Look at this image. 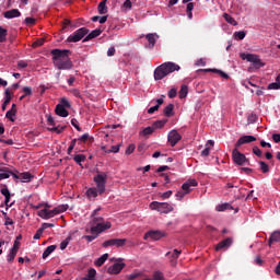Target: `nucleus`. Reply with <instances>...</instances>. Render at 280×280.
<instances>
[{"mask_svg":"<svg viewBox=\"0 0 280 280\" xmlns=\"http://www.w3.org/2000/svg\"><path fill=\"white\" fill-rule=\"evenodd\" d=\"M126 245V238H112L103 243L104 248H108V246H117V248H121V246Z\"/></svg>","mask_w":280,"mask_h":280,"instance_id":"11","label":"nucleus"},{"mask_svg":"<svg viewBox=\"0 0 280 280\" xmlns=\"http://www.w3.org/2000/svg\"><path fill=\"white\" fill-rule=\"evenodd\" d=\"M98 12L101 14H106V12H108V8H106V1H102L98 4Z\"/></svg>","mask_w":280,"mask_h":280,"instance_id":"34","label":"nucleus"},{"mask_svg":"<svg viewBox=\"0 0 280 280\" xmlns=\"http://www.w3.org/2000/svg\"><path fill=\"white\" fill-rule=\"evenodd\" d=\"M26 25H35L36 24V19L34 18H26L25 19Z\"/></svg>","mask_w":280,"mask_h":280,"instance_id":"52","label":"nucleus"},{"mask_svg":"<svg viewBox=\"0 0 280 280\" xmlns=\"http://www.w3.org/2000/svg\"><path fill=\"white\" fill-rule=\"evenodd\" d=\"M136 148L137 147L135 144H129V147L125 151V154H132V152H135Z\"/></svg>","mask_w":280,"mask_h":280,"instance_id":"51","label":"nucleus"},{"mask_svg":"<svg viewBox=\"0 0 280 280\" xmlns=\"http://www.w3.org/2000/svg\"><path fill=\"white\" fill-rule=\"evenodd\" d=\"M223 18L226 21V23H229L230 25H234V26L237 25V21H235L233 16L229 15L228 13H224Z\"/></svg>","mask_w":280,"mask_h":280,"instance_id":"32","label":"nucleus"},{"mask_svg":"<svg viewBox=\"0 0 280 280\" xmlns=\"http://www.w3.org/2000/svg\"><path fill=\"white\" fill-rule=\"evenodd\" d=\"M232 159L236 165H246L248 163L246 155L240 152L237 147H235V149L232 151Z\"/></svg>","mask_w":280,"mask_h":280,"instance_id":"10","label":"nucleus"},{"mask_svg":"<svg viewBox=\"0 0 280 280\" xmlns=\"http://www.w3.org/2000/svg\"><path fill=\"white\" fill-rule=\"evenodd\" d=\"M5 36H8V31L3 27H0V43H4Z\"/></svg>","mask_w":280,"mask_h":280,"instance_id":"40","label":"nucleus"},{"mask_svg":"<svg viewBox=\"0 0 280 280\" xmlns=\"http://www.w3.org/2000/svg\"><path fill=\"white\" fill-rule=\"evenodd\" d=\"M54 250H56V245H50V246H48V247L44 250V253H43V259H47V257H48L51 253H54Z\"/></svg>","mask_w":280,"mask_h":280,"instance_id":"25","label":"nucleus"},{"mask_svg":"<svg viewBox=\"0 0 280 280\" xmlns=\"http://www.w3.org/2000/svg\"><path fill=\"white\" fill-rule=\"evenodd\" d=\"M107 259H108V254L102 255V256L95 261V266H97L98 268H100L101 266H104V264L106 262Z\"/></svg>","mask_w":280,"mask_h":280,"instance_id":"26","label":"nucleus"},{"mask_svg":"<svg viewBox=\"0 0 280 280\" xmlns=\"http://www.w3.org/2000/svg\"><path fill=\"white\" fill-rule=\"evenodd\" d=\"M234 38H235V40H244V38H246V32H244V31L235 32Z\"/></svg>","mask_w":280,"mask_h":280,"instance_id":"33","label":"nucleus"},{"mask_svg":"<svg viewBox=\"0 0 280 280\" xmlns=\"http://www.w3.org/2000/svg\"><path fill=\"white\" fill-rule=\"evenodd\" d=\"M1 194L4 196V198H8L10 196V190L8 188H2Z\"/></svg>","mask_w":280,"mask_h":280,"instance_id":"63","label":"nucleus"},{"mask_svg":"<svg viewBox=\"0 0 280 280\" xmlns=\"http://www.w3.org/2000/svg\"><path fill=\"white\" fill-rule=\"evenodd\" d=\"M176 95H177V91H176V89H171L170 90V92H168V97L171 98V100H174V97H176Z\"/></svg>","mask_w":280,"mask_h":280,"instance_id":"53","label":"nucleus"},{"mask_svg":"<svg viewBox=\"0 0 280 280\" xmlns=\"http://www.w3.org/2000/svg\"><path fill=\"white\" fill-rule=\"evenodd\" d=\"M191 187H198V182L196 179H188L182 185V189L187 191V194L191 192Z\"/></svg>","mask_w":280,"mask_h":280,"instance_id":"16","label":"nucleus"},{"mask_svg":"<svg viewBox=\"0 0 280 280\" xmlns=\"http://www.w3.org/2000/svg\"><path fill=\"white\" fill-rule=\"evenodd\" d=\"M58 106H62L63 108H71V104H69V101L67 98H61L60 104Z\"/></svg>","mask_w":280,"mask_h":280,"instance_id":"45","label":"nucleus"},{"mask_svg":"<svg viewBox=\"0 0 280 280\" xmlns=\"http://www.w3.org/2000/svg\"><path fill=\"white\" fill-rule=\"evenodd\" d=\"M171 196H172V190H168V191L162 194L163 200H167V198H171Z\"/></svg>","mask_w":280,"mask_h":280,"instance_id":"62","label":"nucleus"},{"mask_svg":"<svg viewBox=\"0 0 280 280\" xmlns=\"http://www.w3.org/2000/svg\"><path fill=\"white\" fill-rule=\"evenodd\" d=\"M122 10H132V2L130 0H126L122 4Z\"/></svg>","mask_w":280,"mask_h":280,"instance_id":"46","label":"nucleus"},{"mask_svg":"<svg viewBox=\"0 0 280 280\" xmlns=\"http://www.w3.org/2000/svg\"><path fill=\"white\" fill-rule=\"evenodd\" d=\"M51 206L45 203V208L40 209L37 212V215L43 220H50V218H55V215H59V213H65L67 211V206H58L57 208L49 210Z\"/></svg>","mask_w":280,"mask_h":280,"instance_id":"4","label":"nucleus"},{"mask_svg":"<svg viewBox=\"0 0 280 280\" xmlns=\"http://www.w3.org/2000/svg\"><path fill=\"white\" fill-rule=\"evenodd\" d=\"M85 196H86L88 200H95V198H97L98 196H102V194H100L98 188L90 187V188H88Z\"/></svg>","mask_w":280,"mask_h":280,"instance_id":"15","label":"nucleus"},{"mask_svg":"<svg viewBox=\"0 0 280 280\" xmlns=\"http://www.w3.org/2000/svg\"><path fill=\"white\" fill-rule=\"evenodd\" d=\"M187 93H189V88H187V85H182L179 91V98L184 100V97H187Z\"/></svg>","mask_w":280,"mask_h":280,"instance_id":"28","label":"nucleus"},{"mask_svg":"<svg viewBox=\"0 0 280 280\" xmlns=\"http://www.w3.org/2000/svg\"><path fill=\"white\" fill-rule=\"evenodd\" d=\"M51 55L54 65L57 69L67 70L73 67V63H71V60L69 59V50L54 49L51 50Z\"/></svg>","mask_w":280,"mask_h":280,"instance_id":"2","label":"nucleus"},{"mask_svg":"<svg viewBox=\"0 0 280 280\" xmlns=\"http://www.w3.org/2000/svg\"><path fill=\"white\" fill-rule=\"evenodd\" d=\"M206 65H207V61L202 58L196 61L197 67H205Z\"/></svg>","mask_w":280,"mask_h":280,"instance_id":"59","label":"nucleus"},{"mask_svg":"<svg viewBox=\"0 0 280 280\" xmlns=\"http://www.w3.org/2000/svg\"><path fill=\"white\" fill-rule=\"evenodd\" d=\"M112 224L108 221H104L102 217H94L91 223L85 228V233H91V235H84L83 240L88 242H93L100 233L108 231Z\"/></svg>","mask_w":280,"mask_h":280,"instance_id":"1","label":"nucleus"},{"mask_svg":"<svg viewBox=\"0 0 280 280\" xmlns=\"http://www.w3.org/2000/svg\"><path fill=\"white\" fill-rule=\"evenodd\" d=\"M167 139L168 143L172 145V148H174V145H176V143H178V141H180L183 137H180V133H178V131L173 129L168 132Z\"/></svg>","mask_w":280,"mask_h":280,"instance_id":"12","label":"nucleus"},{"mask_svg":"<svg viewBox=\"0 0 280 280\" xmlns=\"http://www.w3.org/2000/svg\"><path fill=\"white\" fill-rule=\"evenodd\" d=\"M253 152L254 154H256V156H259V158L262 156V152L259 150L258 147H254Z\"/></svg>","mask_w":280,"mask_h":280,"instance_id":"57","label":"nucleus"},{"mask_svg":"<svg viewBox=\"0 0 280 280\" xmlns=\"http://www.w3.org/2000/svg\"><path fill=\"white\" fill-rule=\"evenodd\" d=\"M5 117L10 121H14V117H16V105L15 104H13L12 108L7 112Z\"/></svg>","mask_w":280,"mask_h":280,"instance_id":"23","label":"nucleus"},{"mask_svg":"<svg viewBox=\"0 0 280 280\" xmlns=\"http://www.w3.org/2000/svg\"><path fill=\"white\" fill-rule=\"evenodd\" d=\"M23 93H24V95H32V88H30V86H24L23 88Z\"/></svg>","mask_w":280,"mask_h":280,"instance_id":"56","label":"nucleus"},{"mask_svg":"<svg viewBox=\"0 0 280 280\" xmlns=\"http://www.w3.org/2000/svg\"><path fill=\"white\" fill-rule=\"evenodd\" d=\"M280 89V73L277 75L276 81L268 85L269 91H279Z\"/></svg>","mask_w":280,"mask_h":280,"instance_id":"21","label":"nucleus"},{"mask_svg":"<svg viewBox=\"0 0 280 280\" xmlns=\"http://www.w3.org/2000/svg\"><path fill=\"white\" fill-rule=\"evenodd\" d=\"M259 168L261 170L262 174H268L270 172V166L264 161L259 162Z\"/></svg>","mask_w":280,"mask_h":280,"instance_id":"31","label":"nucleus"},{"mask_svg":"<svg viewBox=\"0 0 280 280\" xmlns=\"http://www.w3.org/2000/svg\"><path fill=\"white\" fill-rule=\"evenodd\" d=\"M149 209H151V211H158L159 213H172L174 206L168 202L152 201L149 205Z\"/></svg>","mask_w":280,"mask_h":280,"instance_id":"5","label":"nucleus"},{"mask_svg":"<svg viewBox=\"0 0 280 280\" xmlns=\"http://www.w3.org/2000/svg\"><path fill=\"white\" fill-rule=\"evenodd\" d=\"M102 34V31L95 30L92 33H90L89 38H97Z\"/></svg>","mask_w":280,"mask_h":280,"instance_id":"50","label":"nucleus"},{"mask_svg":"<svg viewBox=\"0 0 280 280\" xmlns=\"http://www.w3.org/2000/svg\"><path fill=\"white\" fill-rule=\"evenodd\" d=\"M164 115L166 117H172V115H174V105L172 104L167 105L164 109Z\"/></svg>","mask_w":280,"mask_h":280,"instance_id":"30","label":"nucleus"},{"mask_svg":"<svg viewBox=\"0 0 280 280\" xmlns=\"http://www.w3.org/2000/svg\"><path fill=\"white\" fill-rule=\"evenodd\" d=\"M187 191L186 190H178L177 192H176V198H177V200H183V198H185L186 196H187Z\"/></svg>","mask_w":280,"mask_h":280,"instance_id":"42","label":"nucleus"},{"mask_svg":"<svg viewBox=\"0 0 280 280\" xmlns=\"http://www.w3.org/2000/svg\"><path fill=\"white\" fill-rule=\"evenodd\" d=\"M242 60H246L247 62H252L256 69H261V67H266V63L261 61V59L255 54H246L243 52L240 55Z\"/></svg>","mask_w":280,"mask_h":280,"instance_id":"6","label":"nucleus"},{"mask_svg":"<svg viewBox=\"0 0 280 280\" xmlns=\"http://www.w3.org/2000/svg\"><path fill=\"white\" fill-rule=\"evenodd\" d=\"M139 277H141V272H133L127 276L128 280H135V279H139Z\"/></svg>","mask_w":280,"mask_h":280,"instance_id":"47","label":"nucleus"},{"mask_svg":"<svg viewBox=\"0 0 280 280\" xmlns=\"http://www.w3.org/2000/svg\"><path fill=\"white\" fill-rule=\"evenodd\" d=\"M13 178L20 180L21 183H30L32 180V174L30 173H21L19 175L13 173Z\"/></svg>","mask_w":280,"mask_h":280,"instance_id":"17","label":"nucleus"},{"mask_svg":"<svg viewBox=\"0 0 280 280\" xmlns=\"http://www.w3.org/2000/svg\"><path fill=\"white\" fill-rule=\"evenodd\" d=\"M226 209H229V203H222L215 208L217 211H226Z\"/></svg>","mask_w":280,"mask_h":280,"instance_id":"48","label":"nucleus"},{"mask_svg":"<svg viewBox=\"0 0 280 280\" xmlns=\"http://www.w3.org/2000/svg\"><path fill=\"white\" fill-rule=\"evenodd\" d=\"M25 67H27L26 61L21 60V61L18 62V68L19 69H25Z\"/></svg>","mask_w":280,"mask_h":280,"instance_id":"61","label":"nucleus"},{"mask_svg":"<svg viewBox=\"0 0 280 280\" xmlns=\"http://www.w3.org/2000/svg\"><path fill=\"white\" fill-rule=\"evenodd\" d=\"M152 132H154V127H147L140 132V135L148 137L149 135H152Z\"/></svg>","mask_w":280,"mask_h":280,"instance_id":"35","label":"nucleus"},{"mask_svg":"<svg viewBox=\"0 0 280 280\" xmlns=\"http://www.w3.org/2000/svg\"><path fill=\"white\" fill-rule=\"evenodd\" d=\"M152 280H165V277H163V272L161 271H154L153 272V279Z\"/></svg>","mask_w":280,"mask_h":280,"instance_id":"41","label":"nucleus"},{"mask_svg":"<svg viewBox=\"0 0 280 280\" xmlns=\"http://www.w3.org/2000/svg\"><path fill=\"white\" fill-rule=\"evenodd\" d=\"M210 152H211V148L206 147V149L201 151V156H209Z\"/></svg>","mask_w":280,"mask_h":280,"instance_id":"58","label":"nucleus"},{"mask_svg":"<svg viewBox=\"0 0 280 280\" xmlns=\"http://www.w3.org/2000/svg\"><path fill=\"white\" fill-rule=\"evenodd\" d=\"M44 231L45 230H43L42 228L38 229L35 235L33 236V240H40V236L43 235Z\"/></svg>","mask_w":280,"mask_h":280,"instance_id":"49","label":"nucleus"},{"mask_svg":"<svg viewBox=\"0 0 280 280\" xmlns=\"http://www.w3.org/2000/svg\"><path fill=\"white\" fill-rule=\"evenodd\" d=\"M16 253H19L16 249H11L7 259L9 262L14 261V257H16Z\"/></svg>","mask_w":280,"mask_h":280,"instance_id":"37","label":"nucleus"},{"mask_svg":"<svg viewBox=\"0 0 280 280\" xmlns=\"http://www.w3.org/2000/svg\"><path fill=\"white\" fill-rule=\"evenodd\" d=\"M55 113L59 117H69V112L65 107H62V105H57Z\"/></svg>","mask_w":280,"mask_h":280,"instance_id":"19","label":"nucleus"},{"mask_svg":"<svg viewBox=\"0 0 280 280\" xmlns=\"http://www.w3.org/2000/svg\"><path fill=\"white\" fill-rule=\"evenodd\" d=\"M148 43H149V47H154L155 43H156V39L159 38V36L156 35V33H151V34H148L145 36Z\"/></svg>","mask_w":280,"mask_h":280,"instance_id":"22","label":"nucleus"},{"mask_svg":"<svg viewBox=\"0 0 280 280\" xmlns=\"http://www.w3.org/2000/svg\"><path fill=\"white\" fill-rule=\"evenodd\" d=\"M108 175L106 173H100L94 176V183L96 185V189H98L100 194H104L106 191V179Z\"/></svg>","mask_w":280,"mask_h":280,"instance_id":"8","label":"nucleus"},{"mask_svg":"<svg viewBox=\"0 0 280 280\" xmlns=\"http://www.w3.org/2000/svg\"><path fill=\"white\" fill-rule=\"evenodd\" d=\"M156 110H159V105H155V106H153V107H150V108L148 109V113H149V115H152V114L156 113Z\"/></svg>","mask_w":280,"mask_h":280,"instance_id":"60","label":"nucleus"},{"mask_svg":"<svg viewBox=\"0 0 280 280\" xmlns=\"http://www.w3.org/2000/svg\"><path fill=\"white\" fill-rule=\"evenodd\" d=\"M233 244V241L231 238H225L221 243H219L215 247L217 250H222V248H229Z\"/></svg>","mask_w":280,"mask_h":280,"instance_id":"20","label":"nucleus"},{"mask_svg":"<svg viewBox=\"0 0 280 280\" xmlns=\"http://www.w3.org/2000/svg\"><path fill=\"white\" fill-rule=\"evenodd\" d=\"M67 246H69V238H66L63 242H61L60 249L65 250V248H67Z\"/></svg>","mask_w":280,"mask_h":280,"instance_id":"55","label":"nucleus"},{"mask_svg":"<svg viewBox=\"0 0 280 280\" xmlns=\"http://www.w3.org/2000/svg\"><path fill=\"white\" fill-rule=\"evenodd\" d=\"M110 261H115V262L107 268L108 275H119V272H121L126 268V264L121 258L119 259L113 258L110 259Z\"/></svg>","mask_w":280,"mask_h":280,"instance_id":"7","label":"nucleus"},{"mask_svg":"<svg viewBox=\"0 0 280 280\" xmlns=\"http://www.w3.org/2000/svg\"><path fill=\"white\" fill-rule=\"evenodd\" d=\"M179 255H180V250L178 249H174L173 253H170V252L166 253V257L172 256L173 259H178Z\"/></svg>","mask_w":280,"mask_h":280,"instance_id":"39","label":"nucleus"},{"mask_svg":"<svg viewBox=\"0 0 280 280\" xmlns=\"http://www.w3.org/2000/svg\"><path fill=\"white\" fill-rule=\"evenodd\" d=\"M253 141H257L255 136H243L237 140L235 148H241V145H244L245 143H253Z\"/></svg>","mask_w":280,"mask_h":280,"instance_id":"14","label":"nucleus"},{"mask_svg":"<svg viewBox=\"0 0 280 280\" xmlns=\"http://www.w3.org/2000/svg\"><path fill=\"white\" fill-rule=\"evenodd\" d=\"M163 237H165V232L161 231H149L144 234V240H154L155 242Z\"/></svg>","mask_w":280,"mask_h":280,"instance_id":"13","label":"nucleus"},{"mask_svg":"<svg viewBox=\"0 0 280 280\" xmlns=\"http://www.w3.org/2000/svg\"><path fill=\"white\" fill-rule=\"evenodd\" d=\"M11 100H12V93L10 92V89H7L4 91V102H5V104H10Z\"/></svg>","mask_w":280,"mask_h":280,"instance_id":"36","label":"nucleus"},{"mask_svg":"<svg viewBox=\"0 0 280 280\" xmlns=\"http://www.w3.org/2000/svg\"><path fill=\"white\" fill-rule=\"evenodd\" d=\"M48 130H50V132H56L57 135H60V132H62L65 130V127L57 126V127L48 128Z\"/></svg>","mask_w":280,"mask_h":280,"instance_id":"38","label":"nucleus"},{"mask_svg":"<svg viewBox=\"0 0 280 280\" xmlns=\"http://www.w3.org/2000/svg\"><path fill=\"white\" fill-rule=\"evenodd\" d=\"M272 139H273L275 143H280V135L279 133H273Z\"/></svg>","mask_w":280,"mask_h":280,"instance_id":"64","label":"nucleus"},{"mask_svg":"<svg viewBox=\"0 0 280 280\" xmlns=\"http://www.w3.org/2000/svg\"><path fill=\"white\" fill-rule=\"evenodd\" d=\"M174 71H180V66L174 62H164L154 70V80H163Z\"/></svg>","mask_w":280,"mask_h":280,"instance_id":"3","label":"nucleus"},{"mask_svg":"<svg viewBox=\"0 0 280 280\" xmlns=\"http://www.w3.org/2000/svg\"><path fill=\"white\" fill-rule=\"evenodd\" d=\"M74 161L75 163H84V161H86V156L84 154H78L74 156Z\"/></svg>","mask_w":280,"mask_h":280,"instance_id":"43","label":"nucleus"},{"mask_svg":"<svg viewBox=\"0 0 280 280\" xmlns=\"http://www.w3.org/2000/svg\"><path fill=\"white\" fill-rule=\"evenodd\" d=\"M272 242H280V232H273L269 238V246H272Z\"/></svg>","mask_w":280,"mask_h":280,"instance_id":"27","label":"nucleus"},{"mask_svg":"<svg viewBox=\"0 0 280 280\" xmlns=\"http://www.w3.org/2000/svg\"><path fill=\"white\" fill-rule=\"evenodd\" d=\"M95 275H97V271L95 269H90L85 278L90 280H95Z\"/></svg>","mask_w":280,"mask_h":280,"instance_id":"44","label":"nucleus"},{"mask_svg":"<svg viewBox=\"0 0 280 280\" xmlns=\"http://www.w3.org/2000/svg\"><path fill=\"white\" fill-rule=\"evenodd\" d=\"M86 34H89V31L85 27H82L71 34L67 40L68 43H80V40L83 39Z\"/></svg>","mask_w":280,"mask_h":280,"instance_id":"9","label":"nucleus"},{"mask_svg":"<svg viewBox=\"0 0 280 280\" xmlns=\"http://www.w3.org/2000/svg\"><path fill=\"white\" fill-rule=\"evenodd\" d=\"M165 126V120H158L154 122V128H163Z\"/></svg>","mask_w":280,"mask_h":280,"instance_id":"54","label":"nucleus"},{"mask_svg":"<svg viewBox=\"0 0 280 280\" xmlns=\"http://www.w3.org/2000/svg\"><path fill=\"white\" fill-rule=\"evenodd\" d=\"M13 174L14 173L12 172L0 170V180H5V178H10V176H13Z\"/></svg>","mask_w":280,"mask_h":280,"instance_id":"29","label":"nucleus"},{"mask_svg":"<svg viewBox=\"0 0 280 280\" xmlns=\"http://www.w3.org/2000/svg\"><path fill=\"white\" fill-rule=\"evenodd\" d=\"M206 73H219V75H221V78H224V80H229V74H226L224 71L219 70V69H205L203 70Z\"/></svg>","mask_w":280,"mask_h":280,"instance_id":"24","label":"nucleus"},{"mask_svg":"<svg viewBox=\"0 0 280 280\" xmlns=\"http://www.w3.org/2000/svg\"><path fill=\"white\" fill-rule=\"evenodd\" d=\"M19 16H21L19 9H12L4 13V19H19Z\"/></svg>","mask_w":280,"mask_h":280,"instance_id":"18","label":"nucleus"}]
</instances>
